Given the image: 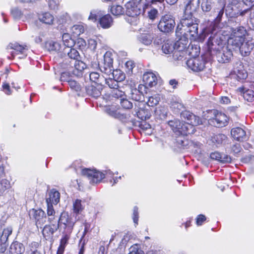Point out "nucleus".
Listing matches in <instances>:
<instances>
[{"label": "nucleus", "instance_id": "6ab92c4d", "mask_svg": "<svg viewBox=\"0 0 254 254\" xmlns=\"http://www.w3.org/2000/svg\"><path fill=\"white\" fill-rule=\"evenodd\" d=\"M142 80L144 84L150 87L156 85L157 83L156 76L151 72L144 73L142 76Z\"/></svg>", "mask_w": 254, "mask_h": 254}, {"label": "nucleus", "instance_id": "37998d69", "mask_svg": "<svg viewBox=\"0 0 254 254\" xmlns=\"http://www.w3.org/2000/svg\"><path fill=\"white\" fill-rule=\"evenodd\" d=\"M104 82L107 84L110 88L113 89V90L119 87L118 85L119 82L110 76L108 79L105 78Z\"/></svg>", "mask_w": 254, "mask_h": 254}, {"label": "nucleus", "instance_id": "603ef678", "mask_svg": "<svg viewBox=\"0 0 254 254\" xmlns=\"http://www.w3.org/2000/svg\"><path fill=\"white\" fill-rule=\"evenodd\" d=\"M120 103L123 108L126 109H129L132 107V103L128 100L126 97L120 99Z\"/></svg>", "mask_w": 254, "mask_h": 254}, {"label": "nucleus", "instance_id": "bb28decb", "mask_svg": "<svg viewBox=\"0 0 254 254\" xmlns=\"http://www.w3.org/2000/svg\"><path fill=\"white\" fill-rule=\"evenodd\" d=\"M233 76L238 81H240L246 79L248 76V74L247 71L243 68V67L240 65V67H238L234 70Z\"/></svg>", "mask_w": 254, "mask_h": 254}, {"label": "nucleus", "instance_id": "09e8293b", "mask_svg": "<svg viewBox=\"0 0 254 254\" xmlns=\"http://www.w3.org/2000/svg\"><path fill=\"white\" fill-rule=\"evenodd\" d=\"M84 207L81 204V200L76 199L73 202V211L76 213H79L82 211Z\"/></svg>", "mask_w": 254, "mask_h": 254}, {"label": "nucleus", "instance_id": "69168bd1", "mask_svg": "<svg viewBox=\"0 0 254 254\" xmlns=\"http://www.w3.org/2000/svg\"><path fill=\"white\" fill-rule=\"evenodd\" d=\"M47 204V215L48 216H52L55 215V211L54 209L53 206L51 204Z\"/></svg>", "mask_w": 254, "mask_h": 254}, {"label": "nucleus", "instance_id": "4be33fe9", "mask_svg": "<svg viewBox=\"0 0 254 254\" xmlns=\"http://www.w3.org/2000/svg\"><path fill=\"white\" fill-rule=\"evenodd\" d=\"M23 244L18 241L13 242L9 247V254H23L25 252Z\"/></svg>", "mask_w": 254, "mask_h": 254}, {"label": "nucleus", "instance_id": "864d4df0", "mask_svg": "<svg viewBox=\"0 0 254 254\" xmlns=\"http://www.w3.org/2000/svg\"><path fill=\"white\" fill-rule=\"evenodd\" d=\"M226 138V136L223 134H218L216 135H214L212 137V141L214 143H216L217 144L222 143L223 140H225Z\"/></svg>", "mask_w": 254, "mask_h": 254}, {"label": "nucleus", "instance_id": "ea45409f", "mask_svg": "<svg viewBox=\"0 0 254 254\" xmlns=\"http://www.w3.org/2000/svg\"><path fill=\"white\" fill-rule=\"evenodd\" d=\"M128 254H144L139 245L135 244L131 246L128 249Z\"/></svg>", "mask_w": 254, "mask_h": 254}, {"label": "nucleus", "instance_id": "ddd939ff", "mask_svg": "<svg viewBox=\"0 0 254 254\" xmlns=\"http://www.w3.org/2000/svg\"><path fill=\"white\" fill-rule=\"evenodd\" d=\"M59 226L60 224H63L64 226V232L71 233L72 231L74 223L69 218L66 213H62L60 217L58 218Z\"/></svg>", "mask_w": 254, "mask_h": 254}, {"label": "nucleus", "instance_id": "f3484780", "mask_svg": "<svg viewBox=\"0 0 254 254\" xmlns=\"http://www.w3.org/2000/svg\"><path fill=\"white\" fill-rule=\"evenodd\" d=\"M231 133L234 139L238 141H243L248 138L246 131L241 127L233 128Z\"/></svg>", "mask_w": 254, "mask_h": 254}, {"label": "nucleus", "instance_id": "680f3d73", "mask_svg": "<svg viewBox=\"0 0 254 254\" xmlns=\"http://www.w3.org/2000/svg\"><path fill=\"white\" fill-rule=\"evenodd\" d=\"M148 17L151 20H154L157 16L158 10L155 8H151L148 11Z\"/></svg>", "mask_w": 254, "mask_h": 254}, {"label": "nucleus", "instance_id": "473e14b6", "mask_svg": "<svg viewBox=\"0 0 254 254\" xmlns=\"http://www.w3.org/2000/svg\"><path fill=\"white\" fill-rule=\"evenodd\" d=\"M110 76L118 82H121L125 79V74L120 69H113Z\"/></svg>", "mask_w": 254, "mask_h": 254}, {"label": "nucleus", "instance_id": "bf43d9fd", "mask_svg": "<svg viewBox=\"0 0 254 254\" xmlns=\"http://www.w3.org/2000/svg\"><path fill=\"white\" fill-rule=\"evenodd\" d=\"M186 54V52L181 51L180 52L178 50H174L173 57L175 60H181L185 57Z\"/></svg>", "mask_w": 254, "mask_h": 254}, {"label": "nucleus", "instance_id": "4c0bfd02", "mask_svg": "<svg viewBox=\"0 0 254 254\" xmlns=\"http://www.w3.org/2000/svg\"><path fill=\"white\" fill-rule=\"evenodd\" d=\"M63 47H72L73 44V41L70 38V36L68 33H64L63 35Z\"/></svg>", "mask_w": 254, "mask_h": 254}, {"label": "nucleus", "instance_id": "0e129e2a", "mask_svg": "<svg viewBox=\"0 0 254 254\" xmlns=\"http://www.w3.org/2000/svg\"><path fill=\"white\" fill-rule=\"evenodd\" d=\"M138 92L141 94L144 97L145 94L147 93V88L146 87V85H144L143 84H139L138 86V88H136Z\"/></svg>", "mask_w": 254, "mask_h": 254}, {"label": "nucleus", "instance_id": "c9c22d12", "mask_svg": "<svg viewBox=\"0 0 254 254\" xmlns=\"http://www.w3.org/2000/svg\"><path fill=\"white\" fill-rule=\"evenodd\" d=\"M154 35H156L155 33L142 35L140 38V41L146 45H150L154 38Z\"/></svg>", "mask_w": 254, "mask_h": 254}, {"label": "nucleus", "instance_id": "7ed1b4c3", "mask_svg": "<svg viewBox=\"0 0 254 254\" xmlns=\"http://www.w3.org/2000/svg\"><path fill=\"white\" fill-rule=\"evenodd\" d=\"M62 66L71 72L73 75L80 76L82 75L83 70L86 68V64L80 59L71 61L65 59L63 63Z\"/></svg>", "mask_w": 254, "mask_h": 254}, {"label": "nucleus", "instance_id": "5fc2aeb1", "mask_svg": "<svg viewBox=\"0 0 254 254\" xmlns=\"http://www.w3.org/2000/svg\"><path fill=\"white\" fill-rule=\"evenodd\" d=\"M71 75H72L71 72H69L68 70H67V71L63 72L61 75L60 80L68 82L71 79Z\"/></svg>", "mask_w": 254, "mask_h": 254}, {"label": "nucleus", "instance_id": "c03bdc74", "mask_svg": "<svg viewBox=\"0 0 254 254\" xmlns=\"http://www.w3.org/2000/svg\"><path fill=\"white\" fill-rule=\"evenodd\" d=\"M100 70L102 72H104L110 76L113 70V64H109L104 62L103 65H101L100 66Z\"/></svg>", "mask_w": 254, "mask_h": 254}, {"label": "nucleus", "instance_id": "423d86ee", "mask_svg": "<svg viewBox=\"0 0 254 254\" xmlns=\"http://www.w3.org/2000/svg\"><path fill=\"white\" fill-rule=\"evenodd\" d=\"M28 49L26 45L22 46L16 42L10 43L6 47L7 52L10 53L11 56V57L9 58L10 59H13L16 55L19 54L22 55L21 57H19V59L25 58L27 56L25 53Z\"/></svg>", "mask_w": 254, "mask_h": 254}, {"label": "nucleus", "instance_id": "a19ab883", "mask_svg": "<svg viewBox=\"0 0 254 254\" xmlns=\"http://www.w3.org/2000/svg\"><path fill=\"white\" fill-rule=\"evenodd\" d=\"M111 12L114 15H120L124 13V8L120 5H114L111 7Z\"/></svg>", "mask_w": 254, "mask_h": 254}, {"label": "nucleus", "instance_id": "2f4dec72", "mask_svg": "<svg viewBox=\"0 0 254 254\" xmlns=\"http://www.w3.org/2000/svg\"><path fill=\"white\" fill-rule=\"evenodd\" d=\"M245 38L232 36L228 40V43L234 47V48H239L245 40Z\"/></svg>", "mask_w": 254, "mask_h": 254}, {"label": "nucleus", "instance_id": "a211bd4d", "mask_svg": "<svg viewBox=\"0 0 254 254\" xmlns=\"http://www.w3.org/2000/svg\"><path fill=\"white\" fill-rule=\"evenodd\" d=\"M199 3L200 0H188L185 7L184 14L193 15V13L199 8Z\"/></svg>", "mask_w": 254, "mask_h": 254}, {"label": "nucleus", "instance_id": "79ce46f5", "mask_svg": "<svg viewBox=\"0 0 254 254\" xmlns=\"http://www.w3.org/2000/svg\"><path fill=\"white\" fill-rule=\"evenodd\" d=\"M201 7L203 11L209 12L212 8V0H203Z\"/></svg>", "mask_w": 254, "mask_h": 254}, {"label": "nucleus", "instance_id": "39448f33", "mask_svg": "<svg viewBox=\"0 0 254 254\" xmlns=\"http://www.w3.org/2000/svg\"><path fill=\"white\" fill-rule=\"evenodd\" d=\"M169 126L177 135H187L193 132L192 126L181 122L178 120L168 122Z\"/></svg>", "mask_w": 254, "mask_h": 254}, {"label": "nucleus", "instance_id": "5701e85b", "mask_svg": "<svg viewBox=\"0 0 254 254\" xmlns=\"http://www.w3.org/2000/svg\"><path fill=\"white\" fill-rule=\"evenodd\" d=\"M62 53L64 55H67L68 56V58L67 59H69V61L80 59L78 52L76 49L71 48V47H64Z\"/></svg>", "mask_w": 254, "mask_h": 254}, {"label": "nucleus", "instance_id": "8fccbe9b", "mask_svg": "<svg viewBox=\"0 0 254 254\" xmlns=\"http://www.w3.org/2000/svg\"><path fill=\"white\" fill-rule=\"evenodd\" d=\"M106 112L110 116H112L115 118H120L121 120L123 119V117L124 116L123 115H120L119 113L117 112V111L112 110L110 108H107L106 109Z\"/></svg>", "mask_w": 254, "mask_h": 254}, {"label": "nucleus", "instance_id": "6e6552de", "mask_svg": "<svg viewBox=\"0 0 254 254\" xmlns=\"http://www.w3.org/2000/svg\"><path fill=\"white\" fill-rule=\"evenodd\" d=\"M29 214L30 218L34 220L37 227L42 228L47 220L45 212L41 209L33 208L30 210Z\"/></svg>", "mask_w": 254, "mask_h": 254}, {"label": "nucleus", "instance_id": "9d476101", "mask_svg": "<svg viewBox=\"0 0 254 254\" xmlns=\"http://www.w3.org/2000/svg\"><path fill=\"white\" fill-rule=\"evenodd\" d=\"M83 176L87 177L91 184H96L100 182L105 177V174L96 170L83 169L82 170Z\"/></svg>", "mask_w": 254, "mask_h": 254}, {"label": "nucleus", "instance_id": "a18cd8bd", "mask_svg": "<svg viewBox=\"0 0 254 254\" xmlns=\"http://www.w3.org/2000/svg\"><path fill=\"white\" fill-rule=\"evenodd\" d=\"M111 94L113 97L119 99L120 100L122 99V98L126 97L125 92L119 89V87H117V88L113 90L111 92Z\"/></svg>", "mask_w": 254, "mask_h": 254}, {"label": "nucleus", "instance_id": "58836bf2", "mask_svg": "<svg viewBox=\"0 0 254 254\" xmlns=\"http://www.w3.org/2000/svg\"><path fill=\"white\" fill-rule=\"evenodd\" d=\"M243 90L240 88V90L243 92V97L245 100L251 102L254 101V91L249 89L243 91Z\"/></svg>", "mask_w": 254, "mask_h": 254}, {"label": "nucleus", "instance_id": "b1692460", "mask_svg": "<svg viewBox=\"0 0 254 254\" xmlns=\"http://www.w3.org/2000/svg\"><path fill=\"white\" fill-rule=\"evenodd\" d=\"M188 39L186 36L181 38L179 40L173 44L174 50L180 52H186L188 46Z\"/></svg>", "mask_w": 254, "mask_h": 254}, {"label": "nucleus", "instance_id": "6e6d98bb", "mask_svg": "<svg viewBox=\"0 0 254 254\" xmlns=\"http://www.w3.org/2000/svg\"><path fill=\"white\" fill-rule=\"evenodd\" d=\"M72 31L75 36H79L84 32V29L82 25H75L72 27Z\"/></svg>", "mask_w": 254, "mask_h": 254}, {"label": "nucleus", "instance_id": "9b49d317", "mask_svg": "<svg viewBox=\"0 0 254 254\" xmlns=\"http://www.w3.org/2000/svg\"><path fill=\"white\" fill-rule=\"evenodd\" d=\"M181 117L182 119L186 120V125H190L192 126L193 130V126L199 125L201 121L199 117L196 116L192 113L188 111H184L181 113Z\"/></svg>", "mask_w": 254, "mask_h": 254}, {"label": "nucleus", "instance_id": "a878e982", "mask_svg": "<svg viewBox=\"0 0 254 254\" xmlns=\"http://www.w3.org/2000/svg\"><path fill=\"white\" fill-rule=\"evenodd\" d=\"M253 47L254 45L251 42L245 41L238 49L242 56L245 57L250 54Z\"/></svg>", "mask_w": 254, "mask_h": 254}, {"label": "nucleus", "instance_id": "aec40b11", "mask_svg": "<svg viewBox=\"0 0 254 254\" xmlns=\"http://www.w3.org/2000/svg\"><path fill=\"white\" fill-rule=\"evenodd\" d=\"M60 199V192L56 189H53L48 192V196L46 198V202L47 204L56 205L59 202Z\"/></svg>", "mask_w": 254, "mask_h": 254}, {"label": "nucleus", "instance_id": "2eb2a0df", "mask_svg": "<svg viewBox=\"0 0 254 254\" xmlns=\"http://www.w3.org/2000/svg\"><path fill=\"white\" fill-rule=\"evenodd\" d=\"M59 228V224H47L43 228L42 234L46 240L50 239Z\"/></svg>", "mask_w": 254, "mask_h": 254}, {"label": "nucleus", "instance_id": "1a4fd4ad", "mask_svg": "<svg viewBox=\"0 0 254 254\" xmlns=\"http://www.w3.org/2000/svg\"><path fill=\"white\" fill-rule=\"evenodd\" d=\"M212 112L214 117L209 120V124L217 127H222L227 125L228 118L225 114L219 112L217 110H213Z\"/></svg>", "mask_w": 254, "mask_h": 254}, {"label": "nucleus", "instance_id": "f257e3e1", "mask_svg": "<svg viewBox=\"0 0 254 254\" xmlns=\"http://www.w3.org/2000/svg\"><path fill=\"white\" fill-rule=\"evenodd\" d=\"M218 31L219 28L215 24H211L204 31L205 32L211 33L207 42L208 52L212 57L216 56L219 63H227L233 57L232 52L228 47L222 46L223 41Z\"/></svg>", "mask_w": 254, "mask_h": 254}, {"label": "nucleus", "instance_id": "f03ea898", "mask_svg": "<svg viewBox=\"0 0 254 254\" xmlns=\"http://www.w3.org/2000/svg\"><path fill=\"white\" fill-rule=\"evenodd\" d=\"M199 22V20L194 17L193 15L184 14L180 21L181 27H180V25L177 27L176 31L177 35L179 36L180 30H183L184 31V34L186 36H188L189 35L194 39H197L200 41H203L209 34L211 35L210 32H205V29L209 27L211 24L217 25L215 23H211L209 26L203 30L201 34L198 35V26Z\"/></svg>", "mask_w": 254, "mask_h": 254}, {"label": "nucleus", "instance_id": "cd10ccee", "mask_svg": "<svg viewBox=\"0 0 254 254\" xmlns=\"http://www.w3.org/2000/svg\"><path fill=\"white\" fill-rule=\"evenodd\" d=\"M90 79L95 85H102L104 83L105 78L100 76L98 72H92L89 75Z\"/></svg>", "mask_w": 254, "mask_h": 254}, {"label": "nucleus", "instance_id": "72a5a7b5", "mask_svg": "<svg viewBox=\"0 0 254 254\" xmlns=\"http://www.w3.org/2000/svg\"><path fill=\"white\" fill-rule=\"evenodd\" d=\"M39 19L44 23L50 25L53 23L54 17L50 13L46 12L39 16Z\"/></svg>", "mask_w": 254, "mask_h": 254}, {"label": "nucleus", "instance_id": "4468645a", "mask_svg": "<svg viewBox=\"0 0 254 254\" xmlns=\"http://www.w3.org/2000/svg\"><path fill=\"white\" fill-rule=\"evenodd\" d=\"M135 106V114L137 117L141 121H144L149 119L150 117L149 111L145 109V106L143 103H138Z\"/></svg>", "mask_w": 254, "mask_h": 254}, {"label": "nucleus", "instance_id": "20e7f679", "mask_svg": "<svg viewBox=\"0 0 254 254\" xmlns=\"http://www.w3.org/2000/svg\"><path fill=\"white\" fill-rule=\"evenodd\" d=\"M149 5L147 0H139L137 4L133 1H129L126 5L127 14L132 17L140 14L143 15Z\"/></svg>", "mask_w": 254, "mask_h": 254}, {"label": "nucleus", "instance_id": "49530a36", "mask_svg": "<svg viewBox=\"0 0 254 254\" xmlns=\"http://www.w3.org/2000/svg\"><path fill=\"white\" fill-rule=\"evenodd\" d=\"M102 15L103 13L101 11L94 10L91 11L88 19L95 22L97 20H99L100 17Z\"/></svg>", "mask_w": 254, "mask_h": 254}, {"label": "nucleus", "instance_id": "3c124183", "mask_svg": "<svg viewBox=\"0 0 254 254\" xmlns=\"http://www.w3.org/2000/svg\"><path fill=\"white\" fill-rule=\"evenodd\" d=\"M71 233H68V232H63V236L60 241V247L65 248L68 241L69 239V236Z\"/></svg>", "mask_w": 254, "mask_h": 254}, {"label": "nucleus", "instance_id": "052dcab7", "mask_svg": "<svg viewBox=\"0 0 254 254\" xmlns=\"http://www.w3.org/2000/svg\"><path fill=\"white\" fill-rule=\"evenodd\" d=\"M125 66L127 69L126 72L128 74H131L132 73L133 68L135 67V64L132 61H128L126 62Z\"/></svg>", "mask_w": 254, "mask_h": 254}, {"label": "nucleus", "instance_id": "393cba45", "mask_svg": "<svg viewBox=\"0 0 254 254\" xmlns=\"http://www.w3.org/2000/svg\"><path fill=\"white\" fill-rule=\"evenodd\" d=\"M113 19L110 14H106L100 17L99 22L103 28H110L113 24Z\"/></svg>", "mask_w": 254, "mask_h": 254}, {"label": "nucleus", "instance_id": "4d7b16f0", "mask_svg": "<svg viewBox=\"0 0 254 254\" xmlns=\"http://www.w3.org/2000/svg\"><path fill=\"white\" fill-rule=\"evenodd\" d=\"M159 103V99L157 96H151L148 97L147 102L148 105L150 107H155L157 106Z\"/></svg>", "mask_w": 254, "mask_h": 254}, {"label": "nucleus", "instance_id": "412c9836", "mask_svg": "<svg viewBox=\"0 0 254 254\" xmlns=\"http://www.w3.org/2000/svg\"><path fill=\"white\" fill-rule=\"evenodd\" d=\"M210 157L211 159L218 161L222 163H230L231 158L230 156L221 153L218 151L212 152L210 154Z\"/></svg>", "mask_w": 254, "mask_h": 254}, {"label": "nucleus", "instance_id": "dca6fc26", "mask_svg": "<svg viewBox=\"0 0 254 254\" xmlns=\"http://www.w3.org/2000/svg\"><path fill=\"white\" fill-rule=\"evenodd\" d=\"M103 88L102 85L92 84L86 87V91L89 96L97 98L101 96Z\"/></svg>", "mask_w": 254, "mask_h": 254}, {"label": "nucleus", "instance_id": "0eeeda50", "mask_svg": "<svg viewBox=\"0 0 254 254\" xmlns=\"http://www.w3.org/2000/svg\"><path fill=\"white\" fill-rule=\"evenodd\" d=\"M175 25V20L170 14L163 15L160 20V31L168 33L173 31Z\"/></svg>", "mask_w": 254, "mask_h": 254}, {"label": "nucleus", "instance_id": "e2e57ef3", "mask_svg": "<svg viewBox=\"0 0 254 254\" xmlns=\"http://www.w3.org/2000/svg\"><path fill=\"white\" fill-rule=\"evenodd\" d=\"M11 14L15 19L20 18L22 15L21 11L17 8L13 9L11 10Z\"/></svg>", "mask_w": 254, "mask_h": 254}, {"label": "nucleus", "instance_id": "f8f14e48", "mask_svg": "<svg viewBox=\"0 0 254 254\" xmlns=\"http://www.w3.org/2000/svg\"><path fill=\"white\" fill-rule=\"evenodd\" d=\"M188 66L194 71H200L205 67V62L202 59H190L186 63Z\"/></svg>", "mask_w": 254, "mask_h": 254}, {"label": "nucleus", "instance_id": "de8ad7c7", "mask_svg": "<svg viewBox=\"0 0 254 254\" xmlns=\"http://www.w3.org/2000/svg\"><path fill=\"white\" fill-rule=\"evenodd\" d=\"M68 85L70 89L75 92H79L81 89V86L80 84L77 82L75 80H72V79L69 81Z\"/></svg>", "mask_w": 254, "mask_h": 254}, {"label": "nucleus", "instance_id": "e433bc0d", "mask_svg": "<svg viewBox=\"0 0 254 254\" xmlns=\"http://www.w3.org/2000/svg\"><path fill=\"white\" fill-rule=\"evenodd\" d=\"M10 188V182L6 179L0 181V196L3 195L5 192Z\"/></svg>", "mask_w": 254, "mask_h": 254}, {"label": "nucleus", "instance_id": "7c9ffc66", "mask_svg": "<svg viewBox=\"0 0 254 254\" xmlns=\"http://www.w3.org/2000/svg\"><path fill=\"white\" fill-rule=\"evenodd\" d=\"M47 47L50 51L56 52H62L63 50L64 47L63 46L57 42L51 41L48 43Z\"/></svg>", "mask_w": 254, "mask_h": 254}, {"label": "nucleus", "instance_id": "338daca9", "mask_svg": "<svg viewBox=\"0 0 254 254\" xmlns=\"http://www.w3.org/2000/svg\"><path fill=\"white\" fill-rule=\"evenodd\" d=\"M58 217L55 215L48 216L49 224H59Z\"/></svg>", "mask_w": 254, "mask_h": 254}, {"label": "nucleus", "instance_id": "13d9d810", "mask_svg": "<svg viewBox=\"0 0 254 254\" xmlns=\"http://www.w3.org/2000/svg\"><path fill=\"white\" fill-rule=\"evenodd\" d=\"M104 62L109 64H113V58L111 52L108 51L105 53L104 55Z\"/></svg>", "mask_w": 254, "mask_h": 254}, {"label": "nucleus", "instance_id": "774afa93", "mask_svg": "<svg viewBox=\"0 0 254 254\" xmlns=\"http://www.w3.org/2000/svg\"><path fill=\"white\" fill-rule=\"evenodd\" d=\"M12 231V228L11 226H8L4 228L3 230L2 233L3 234L5 235V236H6V237L8 238L9 236L11 235Z\"/></svg>", "mask_w": 254, "mask_h": 254}, {"label": "nucleus", "instance_id": "c85d7f7f", "mask_svg": "<svg viewBox=\"0 0 254 254\" xmlns=\"http://www.w3.org/2000/svg\"><path fill=\"white\" fill-rule=\"evenodd\" d=\"M161 50L162 53L164 54H171L175 50L173 43L171 41L167 40L163 44Z\"/></svg>", "mask_w": 254, "mask_h": 254}, {"label": "nucleus", "instance_id": "c756f323", "mask_svg": "<svg viewBox=\"0 0 254 254\" xmlns=\"http://www.w3.org/2000/svg\"><path fill=\"white\" fill-rule=\"evenodd\" d=\"M232 36L245 38L247 31L244 27L238 26L236 28H232Z\"/></svg>", "mask_w": 254, "mask_h": 254}, {"label": "nucleus", "instance_id": "f704fd0d", "mask_svg": "<svg viewBox=\"0 0 254 254\" xmlns=\"http://www.w3.org/2000/svg\"><path fill=\"white\" fill-rule=\"evenodd\" d=\"M131 97L132 100L139 102L138 103H142L144 101V97L136 88L132 89L131 90Z\"/></svg>", "mask_w": 254, "mask_h": 254}]
</instances>
